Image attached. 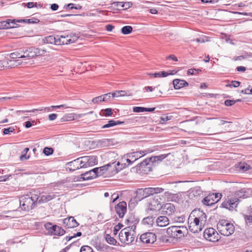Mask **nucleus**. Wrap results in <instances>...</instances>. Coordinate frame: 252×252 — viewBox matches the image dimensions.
I'll list each match as a JSON object with an SVG mask.
<instances>
[{
	"label": "nucleus",
	"instance_id": "nucleus-1",
	"mask_svg": "<svg viewBox=\"0 0 252 252\" xmlns=\"http://www.w3.org/2000/svg\"><path fill=\"white\" fill-rule=\"evenodd\" d=\"M46 50L44 49H41L36 48L34 47H30L28 48H21V53L22 54L21 56V58H23L25 61H28V63L29 65L33 63V61L32 59L35 57L42 55L46 53Z\"/></svg>",
	"mask_w": 252,
	"mask_h": 252
},
{
	"label": "nucleus",
	"instance_id": "nucleus-2",
	"mask_svg": "<svg viewBox=\"0 0 252 252\" xmlns=\"http://www.w3.org/2000/svg\"><path fill=\"white\" fill-rule=\"evenodd\" d=\"M39 199L37 194H27L22 196L19 200L20 205L23 210L29 211L35 207Z\"/></svg>",
	"mask_w": 252,
	"mask_h": 252
},
{
	"label": "nucleus",
	"instance_id": "nucleus-3",
	"mask_svg": "<svg viewBox=\"0 0 252 252\" xmlns=\"http://www.w3.org/2000/svg\"><path fill=\"white\" fill-rule=\"evenodd\" d=\"M217 229L221 235L228 236L234 233L235 228L232 223L227 220H222L218 222Z\"/></svg>",
	"mask_w": 252,
	"mask_h": 252
},
{
	"label": "nucleus",
	"instance_id": "nucleus-4",
	"mask_svg": "<svg viewBox=\"0 0 252 252\" xmlns=\"http://www.w3.org/2000/svg\"><path fill=\"white\" fill-rule=\"evenodd\" d=\"M167 233L171 237L174 238H181L188 234L187 227L184 225L172 226L167 229Z\"/></svg>",
	"mask_w": 252,
	"mask_h": 252
},
{
	"label": "nucleus",
	"instance_id": "nucleus-5",
	"mask_svg": "<svg viewBox=\"0 0 252 252\" xmlns=\"http://www.w3.org/2000/svg\"><path fill=\"white\" fill-rule=\"evenodd\" d=\"M164 190V189L158 187L139 189L136 191V197L142 200L154 194L161 193Z\"/></svg>",
	"mask_w": 252,
	"mask_h": 252
},
{
	"label": "nucleus",
	"instance_id": "nucleus-6",
	"mask_svg": "<svg viewBox=\"0 0 252 252\" xmlns=\"http://www.w3.org/2000/svg\"><path fill=\"white\" fill-rule=\"evenodd\" d=\"M135 233V231H130L128 228H124L119 234V239L123 244H130L134 240Z\"/></svg>",
	"mask_w": 252,
	"mask_h": 252
},
{
	"label": "nucleus",
	"instance_id": "nucleus-7",
	"mask_svg": "<svg viewBox=\"0 0 252 252\" xmlns=\"http://www.w3.org/2000/svg\"><path fill=\"white\" fill-rule=\"evenodd\" d=\"M80 160V168H85L93 166L97 163V159L95 156H89L78 158Z\"/></svg>",
	"mask_w": 252,
	"mask_h": 252
},
{
	"label": "nucleus",
	"instance_id": "nucleus-8",
	"mask_svg": "<svg viewBox=\"0 0 252 252\" xmlns=\"http://www.w3.org/2000/svg\"><path fill=\"white\" fill-rule=\"evenodd\" d=\"M98 168L100 176L102 175L106 172H108L111 175H113L121 170L120 168H116V165L114 162L109 163L104 166L98 167Z\"/></svg>",
	"mask_w": 252,
	"mask_h": 252
},
{
	"label": "nucleus",
	"instance_id": "nucleus-9",
	"mask_svg": "<svg viewBox=\"0 0 252 252\" xmlns=\"http://www.w3.org/2000/svg\"><path fill=\"white\" fill-rule=\"evenodd\" d=\"M204 238L211 242H215L220 239V236L213 228L206 229L203 233Z\"/></svg>",
	"mask_w": 252,
	"mask_h": 252
},
{
	"label": "nucleus",
	"instance_id": "nucleus-10",
	"mask_svg": "<svg viewBox=\"0 0 252 252\" xmlns=\"http://www.w3.org/2000/svg\"><path fill=\"white\" fill-rule=\"evenodd\" d=\"M239 202V198L235 197L233 194L231 196H227L225 200L222 202L221 205L224 208L232 210L237 207Z\"/></svg>",
	"mask_w": 252,
	"mask_h": 252
},
{
	"label": "nucleus",
	"instance_id": "nucleus-11",
	"mask_svg": "<svg viewBox=\"0 0 252 252\" xmlns=\"http://www.w3.org/2000/svg\"><path fill=\"white\" fill-rule=\"evenodd\" d=\"M51 223H48L45 225L47 229L51 234L54 235L62 236L65 233V231L60 226L57 225L51 226Z\"/></svg>",
	"mask_w": 252,
	"mask_h": 252
},
{
	"label": "nucleus",
	"instance_id": "nucleus-12",
	"mask_svg": "<svg viewBox=\"0 0 252 252\" xmlns=\"http://www.w3.org/2000/svg\"><path fill=\"white\" fill-rule=\"evenodd\" d=\"M156 235L155 233L152 232H146L142 234L140 237V239L141 241L145 244H153L156 240Z\"/></svg>",
	"mask_w": 252,
	"mask_h": 252
},
{
	"label": "nucleus",
	"instance_id": "nucleus-13",
	"mask_svg": "<svg viewBox=\"0 0 252 252\" xmlns=\"http://www.w3.org/2000/svg\"><path fill=\"white\" fill-rule=\"evenodd\" d=\"M82 178L84 180H90L93 178H95L97 176H99L98 168H95L93 170H91L88 172H86L84 174L81 175Z\"/></svg>",
	"mask_w": 252,
	"mask_h": 252
},
{
	"label": "nucleus",
	"instance_id": "nucleus-14",
	"mask_svg": "<svg viewBox=\"0 0 252 252\" xmlns=\"http://www.w3.org/2000/svg\"><path fill=\"white\" fill-rule=\"evenodd\" d=\"M115 211L120 218H123L126 212V203L125 201L119 203L115 207Z\"/></svg>",
	"mask_w": 252,
	"mask_h": 252
},
{
	"label": "nucleus",
	"instance_id": "nucleus-15",
	"mask_svg": "<svg viewBox=\"0 0 252 252\" xmlns=\"http://www.w3.org/2000/svg\"><path fill=\"white\" fill-rule=\"evenodd\" d=\"M175 211L174 205L170 203H166L162 206L161 212L163 215H172Z\"/></svg>",
	"mask_w": 252,
	"mask_h": 252
},
{
	"label": "nucleus",
	"instance_id": "nucleus-16",
	"mask_svg": "<svg viewBox=\"0 0 252 252\" xmlns=\"http://www.w3.org/2000/svg\"><path fill=\"white\" fill-rule=\"evenodd\" d=\"M63 223L67 228H74L79 225V223L73 217L64 219L63 220Z\"/></svg>",
	"mask_w": 252,
	"mask_h": 252
},
{
	"label": "nucleus",
	"instance_id": "nucleus-17",
	"mask_svg": "<svg viewBox=\"0 0 252 252\" xmlns=\"http://www.w3.org/2000/svg\"><path fill=\"white\" fill-rule=\"evenodd\" d=\"M215 197H216L214 195V193L210 194L207 196L203 198V199L202 200V202L204 205L207 206L212 205L213 204L219 201V199H214Z\"/></svg>",
	"mask_w": 252,
	"mask_h": 252
},
{
	"label": "nucleus",
	"instance_id": "nucleus-18",
	"mask_svg": "<svg viewBox=\"0 0 252 252\" xmlns=\"http://www.w3.org/2000/svg\"><path fill=\"white\" fill-rule=\"evenodd\" d=\"M15 20L7 19L0 22V29H8L14 27Z\"/></svg>",
	"mask_w": 252,
	"mask_h": 252
},
{
	"label": "nucleus",
	"instance_id": "nucleus-19",
	"mask_svg": "<svg viewBox=\"0 0 252 252\" xmlns=\"http://www.w3.org/2000/svg\"><path fill=\"white\" fill-rule=\"evenodd\" d=\"M128 226L125 228H128L130 231H135L136 229V224L138 223L139 220L137 219H134L133 217H130L126 220Z\"/></svg>",
	"mask_w": 252,
	"mask_h": 252
},
{
	"label": "nucleus",
	"instance_id": "nucleus-20",
	"mask_svg": "<svg viewBox=\"0 0 252 252\" xmlns=\"http://www.w3.org/2000/svg\"><path fill=\"white\" fill-rule=\"evenodd\" d=\"M79 162L80 160L79 159V158H77L75 160H73L70 162H68L67 163V165L68 166L67 168L69 169V170L73 171L81 168Z\"/></svg>",
	"mask_w": 252,
	"mask_h": 252
},
{
	"label": "nucleus",
	"instance_id": "nucleus-21",
	"mask_svg": "<svg viewBox=\"0 0 252 252\" xmlns=\"http://www.w3.org/2000/svg\"><path fill=\"white\" fill-rule=\"evenodd\" d=\"M55 197L56 195L53 193H45L40 195L38 202L39 203H45L51 200Z\"/></svg>",
	"mask_w": 252,
	"mask_h": 252
},
{
	"label": "nucleus",
	"instance_id": "nucleus-22",
	"mask_svg": "<svg viewBox=\"0 0 252 252\" xmlns=\"http://www.w3.org/2000/svg\"><path fill=\"white\" fill-rule=\"evenodd\" d=\"M156 223L158 226L164 227L169 223V219L166 216H160L157 219Z\"/></svg>",
	"mask_w": 252,
	"mask_h": 252
},
{
	"label": "nucleus",
	"instance_id": "nucleus-23",
	"mask_svg": "<svg viewBox=\"0 0 252 252\" xmlns=\"http://www.w3.org/2000/svg\"><path fill=\"white\" fill-rule=\"evenodd\" d=\"M57 41H56L57 45H64L70 44L69 42V36L68 34L62 35L57 36Z\"/></svg>",
	"mask_w": 252,
	"mask_h": 252
},
{
	"label": "nucleus",
	"instance_id": "nucleus-24",
	"mask_svg": "<svg viewBox=\"0 0 252 252\" xmlns=\"http://www.w3.org/2000/svg\"><path fill=\"white\" fill-rule=\"evenodd\" d=\"M147 154L146 151H139L133 152L127 155V157L131 158L133 160V161H135L136 159L142 157L143 156L146 155Z\"/></svg>",
	"mask_w": 252,
	"mask_h": 252
},
{
	"label": "nucleus",
	"instance_id": "nucleus-25",
	"mask_svg": "<svg viewBox=\"0 0 252 252\" xmlns=\"http://www.w3.org/2000/svg\"><path fill=\"white\" fill-rule=\"evenodd\" d=\"M173 84L174 88L176 90L180 89L189 85L186 81L179 79H174L173 81Z\"/></svg>",
	"mask_w": 252,
	"mask_h": 252
},
{
	"label": "nucleus",
	"instance_id": "nucleus-26",
	"mask_svg": "<svg viewBox=\"0 0 252 252\" xmlns=\"http://www.w3.org/2000/svg\"><path fill=\"white\" fill-rule=\"evenodd\" d=\"M139 168L144 172H148L152 171L151 163L149 162L147 158L139 163Z\"/></svg>",
	"mask_w": 252,
	"mask_h": 252
},
{
	"label": "nucleus",
	"instance_id": "nucleus-27",
	"mask_svg": "<svg viewBox=\"0 0 252 252\" xmlns=\"http://www.w3.org/2000/svg\"><path fill=\"white\" fill-rule=\"evenodd\" d=\"M162 206L161 205L160 200H158L157 198L156 199H154L151 203V205L150 206V209L151 210H158L161 209Z\"/></svg>",
	"mask_w": 252,
	"mask_h": 252
},
{
	"label": "nucleus",
	"instance_id": "nucleus-28",
	"mask_svg": "<svg viewBox=\"0 0 252 252\" xmlns=\"http://www.w3.org/2000/svg\"><path fill=\"white\" fill-rule=\"evenodd\" d=\"M28 61H25L23 58H18V59L14 61L10 60L9 62H7V64L10 63V65L13 66L29 64V63H28Z\"/></svg>",
	"mask_w": 252,
	"mask_h": 252
},
{
	"label": "nucleus",
	"instance_id": "nucleus-29",
	"mask_svg": "<svg viewBox=\"0 0 252 252\" xmlns=\"http://www.w3.org/2000/svg\"><path fill=\"white\" fill-rule=\"evenodd\" d=\"M57 36L55 37L53 35L48 36L43 38V42L46 44H55L57 45Z\"/></svg>",
	"mask_w": 252,
	"mask_h": 252
},
{
	"label": "nucleus",
	"instance_id": "nucleus-30",
	"mask_svg": "<svg viewBox=\"0 0 252 252\" xmlns=\"http://www.w3.org/2000/svg\"><path fill=\"white\" fill-rule=\"evenodd\" d=\"M113 139H103L98 142L99 145L102 147L110 146L113 145Z\"/></svg>",
	"mask_w": 252,
	"mask_h": 252
},
{
	"label": "nucleus",
	"instance_id": "nucleus-31",
	"mask_svg": "<svg viewBox=\"0 0 252 252\" xmlns=\"http://www.w3.org/2000/svg\"><path fill=\"white\" fill-rule=\"evenodd\" d=\"M188 223L189 230L194 233H198L201 231L202 229L201 225H196L191 223H189V221L188 222Z\"/></svg>",
	"mask_w": 252,
	"mask_h": 252
},
{
	"label": "nucleus",
	"instance_id": "nucleus-32",
	"mask_svg": "<svg viewBox=\"0 0 252 252\" xmlns=\"http://www.w3.org/2000/svg\"><path fill=\"white\" fill-rule=\"evenodd\" d=\"M124 123L123 122H121L120 121H115L113 120H110L108 122V123L107 124L104 125L102 127V128H109L112 126H114L116 125H121L122 124Z\"/></svg>",
	"mask_w": 252,
	"mask_h": 252
},
{
	"label": "nucleus",
	"instance_id": "nucleus-33",
	"mask_svg": "<svg viewBox=\"0 0 252 252\" xmlns=\"http://www.w3.org/2000/svg\"><path fill=\"white\" fill-rule=\"evenodd\" d=\"M246 191L245 189H242L236 191L234 194H233L235 197L240 199L241 198H245L246 197Z\"/></svg>",
	"mask_w": 252,
	"mask_h": 252
},
{
	"label": "nucleus",
	"instance_id": "nucleus-34",
	"mask_svg": "<svg viewBox=\"0 0 252 252\" xmlns=\"http://www.w3.org/2000/svg\"><path fill=\"white\" fill-rule=\"evenodd\" d=\"M22 54L21 53V48L19 50H16L14 52L11 53L9 55V57L11 59H18L21 58V56Z\"/></svg>",
	"mask_w": 252,
	"mask_h": 252
},
{
	"label": "nucleus",
	"instance_id": "nucleus-35",
	"mask_svg": "<svg viewBox=\"0 0 252 252\" xmlns=\"http://www.w3.org/2000/svg\"><path fill=\"white\" fill-rule=\"evenodd\" d=\"M132 31V28L130 26H126L121 29V32L124 34H128Z\"/></svg>",
	"mask_w": 252,
	"mask_h": 252
},
{
	"label": "nucleus",
	"instance_id": "nucleus-36",
	"mask_svg": "<svg viewBox=\"0 0 252 252\" xmlns=\"http://www.w3.org/2000/svg\"><path fill=\"white\" fill-rule=\"evenodd\" d=\"M246 223L247 225L251 224L252 223V212L244 215Z\"/></svg>",
	"mask_w": 252,
	"mask_h": 252
},
{
	"label": "nucleus",
	"instance_id": "nucleus-37",
	"mask_svg": "<svg viewBox=\"0 0 252 252\" xmlns=\"http://www.w3.org/2000/svg\"><path fill=\"white\" fill-rule=\"evenodd\" d=\"M154 222V218L152 217H148L143 220V223L149 225H152Z\"/></svg>",
	"mask_w": 252,
	"mask_h": 252
},
{
	"label": "nucleus",
	"instance_id": "nucleus-38",
	"mask_svg": "<svg viewBox=\"0 0 252 252\" xmlns=\"http://www.w3.org/2000/svg\"><path fill=\"white\" fill-rule=\"evenodd\" d=\"M105 239L107 242L111 245H115L117 243V241L109 234H106Z\"/></svg>",
	"mask_w": 252,
	"mask_h": 252
},
{
	"label": "nucleus",
	"instance_id": "nucleus-39",
	"mask_svg": "<svg viewBox=\"0 0 252 252\" xmlns=\"http://www.w3.org/2000/svg\"><path fill=\"white\" fill-rule=\"evenodd\" d=\"M69 36V42H70V43L74 42L76 40H77L79 36L77 34H76L74 33H70L69 34H68Z\"/></svg>",
	"mask_w": 252,
	"mask_h": 252
},
{
	"label": "nucleus",
	"instance_id": "nucleus-40",
	"mask_svg": "<svg viewBox=\"0 0 252 252\" xmlns=\"http://www.w3.org/2000/svg\"><path fill=\"white\" fill-rule=\"evenodd\" d=\"M172 192H169V191H166L164 192L163 194L161 196L162 198H159V199L161 200L163 199L164 200H166L169 201V198L171 197Z\"/></svg>",
	"mask_w": 252,
	"mask_h": 252
},
{
	"label": "nucleus",
	"instance_id": "nucleus-41",
	"mask_svg": "<svg viewBox=\"0 0 252 252\" xmlns=\"http://www.w3.org/2000/svg\"><path fill=\"white\" fill-rule=\"evenodd\" d=\"M180 199V196L178 193H172L171 197L169 198V201L177 202Z\"/></svg>",
	"mask_w": 252,
	"mask_h": 252
},
{
	"label": "nucleus",
	"instance_id": "nucleus-42",
	"mask_svg": "<svg viewBox=\"0 0 252 252\" xmlns=\"http://www.w3.org/2000/svg\"><path fill=\"white\" fill-rule=\"evenodd\" d=\"M101 113L103 115L108 117L112 114V109L111 108H106L101 111Z\"/></svg>",
	"mask_w": 252,
	"mask_h": 252
},
{
	"label": "nucleus",
	"instance_id": "nucleus-43",
	"mask_svg": "<svg viewBox=\"0 0 252 252\" xmlns=\"http://www.w3.org/2000/svg\"><path fill=\"white\" fill-rule=\"evenodd\" d=\"M172 117H173L172 116L163 115L160 118V123H164L165 122H166L167 121H169V120H171Z\"/></svg>",
	"mask_w": 252,
	"mask_h": 252
},
{
	"label": "nucleus",
	"instance_id": "nucleus-44",
	"mask_svg": "<svg viewBox=\"0 0 252 252\" xmlns=\"http://www.w3.org/2000/svg\"><path fill=\"white\" fill-rule=\"evenodd\" d=\"M68 108V107H66L65 106V105L64 104H63V105H56V106H52L51 107H45L43 109L46 111H51V109L52 108Z\"/></svg>",
	"mask_w": 252,
	"mask_h": 252
},
{
	"label": "nucleus",
	"instance_id": "nucleus-45",
	"mask_svg": "<svg viewBox=\"0 0 252 252\" xmlns=\"http://www.w3.org/2000/svg\"><path fill=\"white\" fill-rule=\"evenodd\" d=\"M43 153L46 156H49L53 154V150L52 148L45 147L43 151Z\"/></svg>",
	"mask_w": 252,
	"mask_h": 252
},
{
	"label": "nucleus",
	"instance_id": "nucleus-46",
	"mask_svg": "<svg viewBox=\"0 0 252 252\" xmlns=\"http://www.w3.org/2000/svg\"><path fill=\"white\" fill-rule=\"evenodd\" d=\"M92 101L94 103H97L99 102L104 101V97H102V95H101L93 98Z\"/></svg>",
	"mask_w": 252,
	"mask_h": 252
},
{
	"label": "nucleus",
	"instance_id": "nucleus-47",
	"mask_svg": "<svg viewBox=\"0 0 252 252\" xmlns=\"http://www.w3.org/2000/svg\"><path fill=\"white\" fill-rule=\"evenodd\" d=\"M92 249L88 246H83L81 248L80 252H92Z\"/></svg>",
	"mask_w": 252,
	"mask_h": 252
},
{
	"label": "nucleus",
	"instance_id": "nucleus-48",
	"mask_svg": "<svg viewBox=\"0 0 252 252\" xmlns=\"http://www.w3.org/2000/svg\"><path fill=\"white\" fill-rule=\"evenodd\" d=\"M145 107L135 106L133 108V111L135 113H140L145 112Z\"/></svg>",
	"mask_w": 252,
	"mask_h": 252
},
{
	"label": "nucleus",
	"instance_id": "nucleus-49",
	"mask_svg": "<svg viewBox=\"0 0 252 252\" xmlns=\"http://www.w3.org/2000/svg\"><path fill=\"white\" fill-rule=\"evenodd\" d=\"M201 71L200 69L191 68L188 70V74L189 75H195Z\"/></svg>",
	"mask_w": 252,
	"mask_h": 252
},
{
	"label": "nucleus",
	"instance_id": "nucleus-50",
	"mask_svg": "<svg viewBox=\"0 0 252 252\" xmlns=\"http://www.w3.org/2000/svg\"><path fill=\"white\" fill-rule=\"evenodd\" d=\"M166 74H167L165 73V71H160L159 72L155 73L153 74L152 75L155 77H166Z\"/></svg>",
	"mask_w": 252,
	"mask_h": 252
},
{
	"label": "nucleus",
	"instance_id": "nucleus-51",
	"mask_svg": "<svg viewBox=\"0 0 252 252\" xmlns=\"http://www.w3.org/2000/svg\"><path fill=\"white\" fill-rule=\"evenodd\" d=\"M239 168L241 170L246 171L250 169V166L246 163H243L240 165Z\"/></svg>",
	"mask_w": 252,
	"mask_h": 252
},
{
	"label": "nucleus",
	"instance_id": "nucleus-52",
	"mask_svg": "<svg viewBox=\"0 0 252 252\" xmlns=\"http://www.w3.org/2000/svg\"><path fill=\"white\" fill-rule=\"evenodd\" d=\"M39 21H34L32 19H21L17 20L18 22H24L28 23H36L38 22Z\"/></svg>",
	"mask_w": 252,
	"mask_h": 252
},
{
	"label": "nucleus",
	"instance_id": "nucleus-53",
	"mask_svg": "<svg viewBox=\"0 0 252 252\" xmlns=\"http://www.w3.org/2000/svg\"><path fill=\"white\" fill-rule=\"evenodd\" d=\"M74 4L70 3L67 4V6L69 9H80L82 8V6L77 5V6H74Z\"/></svg>",
	"mask_w": 252,
	"mask_h": 252
},
{
	"label": "nucleus",
	"instance_id": "nucleus-54",
	"mask_svg": "<svg viewBox=\"0 0 252 252\" xmlns=\"http://www.w3.org/2000/svg\"><path fill=\"white\" fill-rule=\"evenodd\" d=\"M15 129L13 127H9L8 128H4L3 129V133L4 134H8L10 132H12L14 131Z\"/></svg>",
	"mask_w": 252,
	"mask_h": 252
},
{
	"label": "nucleus",
	"instance_id": "nucleus-55",
	"mask_svg": "<svg viewBox=\"0 0 252 252\" xmlns=\"http://www.w3.org/2000/svg\"><path fill=\"white\" fill-rule=\"evenodd\" d=\"M200 216L199 217H197L198 218H199L200 220L201 223H202L203 222H205L206 221V215L204 213L200 212Z\"/></svg>",
	"mask_w": 252,
	"mask_h": 252
},
{
	"label": "nucleus",
	"instance_id": "nucleus-56",
	"mask_svg": "<svg viewBox=\"0 0 252 252\" xmlns=\"http://www.w3.org/2000/svg\"><path fill=\"white\" fill-rule=\"evenodd\" d=\"M248 57V55L247 54H246L244 55H241V56L235 57L233 59L235 61H241V60L246 59Z\"/></svg>",
	"mask_w": 252,
	"mask_h": 252
},
{
	"label": "nucleus",
	"instance_id": "nucleus-57",
	"mask_svg": "<svg viewBox=\"0 0 252 252\" xmlns=\"http://www.w3.org/2000/svg\"><path fill=\"white\" fill-rule=\"evenodd\" d=\"M131 2H123V9H127L132 6Z\"/></svg>",
	"mask_w": 252,
	"mask_h": 252
},
{
	"label": "nucleus",
	"instance_id": "nucleus-58",
	"mask_svg": "<svg viewBox=\"0 0 252 252\" xmlns=\"http://www.w3.org/2000/svg\"><path fill=\"white\" fill-rule=\"evenodd\" d=\"M190 223L195 224V225H201V226H202V223H201L200 219L198 218L197 217L194 218L193 221L192 222H190Z\"/></svg>",
	"mask_w": 252,
	"mask_h": 252
},
{
	"label": "nucleus",
	"instance_id": "nucleus-59",
	"mask_svg": "<svg viewBox=\"0 0 252 252\" xmlns=\"http://www.w3.org/2000/svg\"><path fill=\"white\" fill-rule=\"evenodd\" d=\"M236 103V101L234 100L227 99L224 102V104L227 106H230Z\"/></svg>",
	"mask_w": 252,
	"mask_h": 252
},
{
	"label": "nucleus",
	"instance_id": "nucleus-60",
	"mask_svg": "<svg viewBox=\"0 0 252 252\" xmlns=\"http://www.w3.org/2000/svg\"><path fill=\"white\" fill-rule=\"evenodd\" d=\"M122 225L121 224H119L116 225L113 230V233L114 235H116L117 234L118 231L122 227Z\"/></svg>",
	"mask_w": 252,
	"mask_h": 252
},
{
	"label": "nucleus",
	"instance_id": "nucleus-61",
	"mask_svg": "<svg viewBox=\"0 0 252 252\" xmlns=\"http://www.w3.org/2000/svg\"><path fill=\"white\" fill-rule=\"evenodd\" d=\"M155 157L157 162H159L162 161L163 159H164L166 157V156L165 155H161Z\"/></svg>",
	"mask_w": 252,
	"mask_h": 252
},
{
	"label": "nucleus",
	"instance_id": "nucleus-62",
	"mask_svg": "<svg viewBox=\"0 0 252 252\" xmlns=\"http://www.w3.org/2000/svg\"><path fill=\"white\" fill-rule=\"evenodd\" d=\"M102 95V97H104V101H107L111 97H112V94L110 93H107L106 94H104Z\"/></svg>",
	"mask_w": 252,
	"mask_h": 252
},
{
	"label": "nucleus",
	"instance_id": "nucleus-63",
	"mask_svg": "<svg viewBox=\"0 0 252 252\" xmlns=\"http://www.w3.org/2000/svg\"><path fill=\"white\" fill-rule=\"evenodd\" d=\"M240 82L237 81H232L231 82V86L234 88L239 87L240 85Z\"/></svg>",
	"mask_w": 252,
	"mask_h": 252
},
{
	"label": "nucleus",
	"instance_id": "nucleus-64",
	"mask_svg": "<svg viewBox=\"0 0 252 252\" xmlns=\"http://www.w3.org/2000/svg\"><path fill=\"white\" fill-rule=\"evenodd\" d=\"M241 93L247 94H252V89H250L249 88H247L246 89L244 90L241 91Z\"/></svg>",
	"mask_w": 252,
	"mask_h": 252
}]
</instances>
